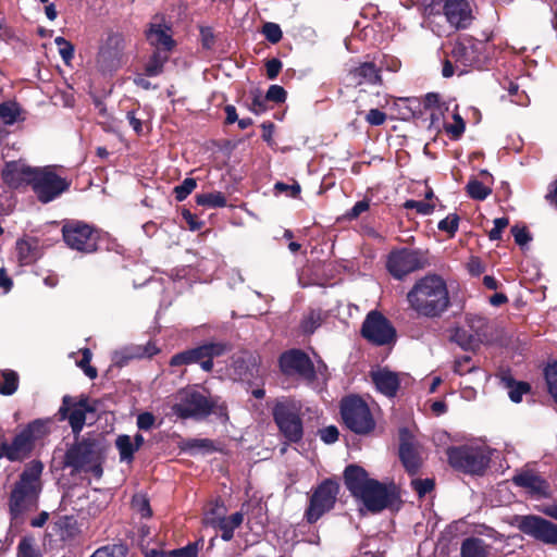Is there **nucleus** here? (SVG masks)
Masks as SVG:
<instances>
[{
    "mask_svg": "<svg viewBox=\"0 0 557 557\" xmlns=\"http://www.w3.org/2000/svg\"><path fill=\"white\" fill-rule=\"evenodd\" d=\"M409 308L419 317L441 318L451 306L445 278L436 273H428L418 278L406 295Z\"/></svg>",
    "mask_w": 557,
    "mask_h": 557,
    "instance_id": "obj_1",
    "label": "nucleus"
},
{
    "mask_svg": "<svg viewBox=\"0 0 557 557\" xmlns=\"http://www.w3.org/2000/svg\"><path fill=\"white\" fill-rule=\"evenodd\" d=\"M108 445L100 434H90L79 438L75 436V442L71 444L63 457V468H70L71 474L82 472L91 473L100 479L103 474V462L106 459Z\"/></svg>",
    "mask_w": 557,
    "mask_h": 557,
    "instance_id": "obj_2",
    "label": "nucleus"
},
{
    "mask_svg": "<svg viewBox=\"0 0 557 557\" xmlns=\"http://www.w3.org/2000/svg\"><path fill=\"white\" fill-rule=\"evenodd\" d=\"M42 470L44 463L37 459L25 465L9 497V510L12 519L18 518L37 502L41 492Z\"/></svg>",
    "mask_w": 557,
    "mask_h": 557,
    "instance_id": "obj_3",
    "label": "nucleus"
},
{
    "mask_svg": "<svg viewBox=\"0 0 557 557\" xmlns=\"http://www.w3.org/2000/svg\"><path fill=\"white\" fill-rule=\"evenodd\" d=\"M302 405L300 401L284 397L276 400L272 417L285 444H298L304 437Z\"/></svg>",
    "mask_w": 557,
    "mask_h": 557,
    "instance_id": "obj_4",
    "label": "nucleus"
},
{
    "mask_svg": "<svg viewBox=\"0 0 557 557\" xmlns=\"http://www.w3.org/2000/svg\"><path fill=\"white\" fill-rule=\"evenodd\" d=\"M50 419H35L27 423L12 440L11 443L3 437L7 459L16 462L28 459L36 446V442L42 440L50 432Z\"/></svg>",
    "mask_w": 557,
    "mask_h": 557,
    "instance_id": "obj_5",
    "label": "nucleus"
},
{
    "mask_svg": "<svg viewBox=\"0 0 557 557\" xmlns=\"http://www.w3.org/2000/svg\"><path fill=\"white\" fill-rule=\"evenodd\" d=\"M446 455L453 469L470 475H483L491 462L490 454L480 446H450Z\"/></svg>",
    "mask_w": 557,
    "mask_h": 557,
    "instance_id": "obj_6",
    "label": "nucleus"
},
{
    "mask_svg": "<svg viewBox=\"0 0 557 557\" xmlns=\"http://www.w3.org/2000/svg\"><path fill=\"white\" fill-rule=\"evenodd\" d=\"M344 425L358 435H368L376 426L369 405L358 395L344 397L339 404Z\"/></svg>",
    "mask_w": 557,
    "mask_h": 557,
    "instance_id": "obj_7",
    "label": "nucleus"
},
{
    "mask_svg": "<svg viewBox=\"0 0 557 557\" xmlns=\"http://www.w3.org/2000/svg\"><path fill=\"white\" fill-rule=\"evenodd\" d=\"M215 407V401L196 388L178 391L172 412L182 420L201 421L208 418Z\"/></svg>",
    "mask_w": 557,
    "mask_h": 557,
    "instance_id": "obj_8",
    "label": "nucleus"
},
{
    "mask_svg": "<svg viewBox=\"0 0 557 557\" xmlns=\"http://www.w3.org/2000/svg\"><path fill=\"white\" fill-rule=\"evenodd\" d=\"M341 485L335 479H324L309 496L304 519L309 524L317 523L325 513L334 509L339 495Z\"/></svg>",
    "mask_w": 557,
    "mask_h": 557,
    "instance_id": "obj_9",
    "label": "nucleus"
},
{
    "mask_svg": "<svg viewBox=\"0 0 557 557\" xmlns=\"http://www.w3.org/2000/svg\"><path fill=\"white\" fill-rule=\"evenodd\" d=\"M61 232L69 248L83 253H92L98 250L100 231L94 225L79 220H66Z\"/></svg>",
    "mask_w": 557,
    "mask_h": 557,
    "instance_id": "obj_10",
    "label": "nucleus"
},
{
    "mask_svg": "<svg viewBox=\"0 0 557 557\" xmlns=\"http://www.w3.org/2000/svg\"><path fill=\"white\" fill-rule=\"evenodd\" d=\"M228 349L224 343L207 342L199 346L185 349L173 355L170 359V367H183L199 364L205 372L213 370V359L223 356Z\"/></svg>",
    "mask_w": 557,
    "mask_h": 557,
    "instance_id": "obj_11",
    "label": "nucleus"
},
{
    "mask_svg": "<svg viewBox=\"0 0 557 557\" xmlns=\"http://www.w3.org/2000/svg\"><path fill=\"white\" fill-rule=\"evenodd\" d=\"M360 335L369 344L376 347L393 346L397 342L396 327L379 310H371L367 313L361 324Z\"/></svg>",
    "mask_w": 557,
    "mask_h": 557,
    "instance_id": "obj_12",
    "label": "nucleus"
},
{
    "mask_svg": "<svg viewBox=\"0 0 557 557\" xmlns=\"http://www.w3.org/2000/svg\"><path fill=\"white\" fill-rule=\"evenodd\" d=\"M430 14L441 11L450 26L466 29L470 26L473 15L468 0H421Z\"/></svg>",
    "mask_w": 557,
    "mask_h": 557,
    "instance_id": "obj_13",
    "label": "nucleus"
},
{
    "mask_svg": "<svg viewBox=\"0 0 557 557\" xmlns=\"http://www.w3.org/2000/svg\"><path fill=\"white\" fill-rule=\"evenodd\" d=\"M428 260L424 253L418 249L398 248L392 250L386 260L388 273L396 280H403L408 274L424 269Z\"/></svg>",
    "mask_w": 557,
    "mask_h": 557,
    "instance_id": "obj_14",
    "label": "nucleus"
},
{
    "mask_svg": "<svg viewBox=\"0 0 557 557\" xmlns=\"http://www.w3.org/2000/svg\"><path fill=\"white\" fill-rule=\"evenodd\" d=\"M515 521L521 533L557 548V523L537 515L516 516Z\"/></svg>",
    "mask_w": 557,
    "mask_h": 557,
    "instance_id": "obj_15",
    "label": "nucleus"
},
{
    "mask_svg": "<svg viewBox=\"0 0 557 557\" xmlns=\"http://www.w3.org/2000/svg\"><path fill=\"white\" fill-rule=\"evenodd\" d=\"M32 189L41 203H48L70 188V183L47 169H37Z\"/></svg>",
    "mask_w": 557,
    "mask_h": 557,
    "instance_id": "obj_16",
    "label": "nucleus"
},
{
    "mask_svg": "<svg viewBox=\"0 0 557 557\" xmlns=\"http://www.w3.org/2000/svg\"><path fill=\"white\" fill-rule=\"evenodd\" d=\"M359 499L375 513L394 506L399 500V493L394 483L386 485L373 479Z\"/></svg>",
    "mask_w": 557,
    "mask_h": 557,
    "instance_id": "obj_17",
    "label": "nucleus"
},
{
    "mask_svg": "<svg viewBox=\"0 0 557 557\" xmlns=\"http://www.w3.org/2000/svg\"><path fill=\"white\" fill-rule=\"evenodd\" d=\"M281 372L286 376L298 375L312 383L317 379V372L309 355L301 349H289L278 358Z\"/></svg>",
    "mask_w": 557,
    "mask_h": 557,
    "instance_id": "obj_18",
    "label": "nucleus"
},
{
    "mask_svg": "<svg viewBox=\"0 0 557 557\" xmlns=\"http://www.w3.org/2000/svg\"><path fill=\"white\" fill-rule=\"evenodd\" d=\"M96 410V406L89 403L88 396L82 394L78 400L75 401L73 397L65 395L59 414L61 419H67L72 432L76 436L79 435L86 423V413H92Z\"/></svg>",
    "mask_w": 557,
    "mask_h": 557,
    "instance_id": "obj_19",
    "label": "nucleus"
},
{
    "mask_svg": "<svg viewBox=\"0 0 557 557\" xmlns=\"http://www.w3.org/2000/svg\"><path fill=\"white\" fill-rule=\"evenodd\" d=\"M399 448L398 456L405 470L409 475H416L421 466L422 459L414 442V436L408 428H400L398 431Z\"/></svg>",
    "mask_w": 557,
    "mask_h": 557,
    "instance_id": "obj_20",
    "label": "nucleus"
},
{
    "mask_svg": "<svg viewBox=\"0 0 557 557\" xmlns=\"http://www.w3.org/2000/svg\"><path fill=\"white\" fill-rule=\"evenodd\" d=\"M231 369L234 380L252 385L260 379V357L250 351H244L233 357Z\"/></svg>",
    "mask_w": 557,
    "mask_h": 557,
    "instance_id": "obj_21",
    "label": "nucleus"
},
{
    "mask_svg": "<svg viewBox=\"0 0 557 557\" xmlns=\"http://www.w3.org/2000/svg\"><path fill=\"white\" fill-rule=\"evenodd\" d=\"M381 71L382 67L374 62H361L347 71L344 81L347 87H358L363 84L381 86L383 84Z\"/></svg>",
    "mask_w": 557,
    "mask_h": 557,
    "instance_id": "obj_22",
    "label": "nucleus"
},
{
    "mask_svg": "<svg viewBox=\"0 0 557 557\" xmlns=\"http://www.w3.org/2000/svg\"><path fill=\"white\" fill-rule=\"evenodd\" d=\"M37 168L26 165L21 160L8 161L1 171L3 183L12 189H18L25 185H32Z\"/></svg>",
    "mask_w": 557,
    "mask_h": 557,
    "instance_id": "obj_23",
    "label": "nucleus"
},
{
    "mask_svg": "<svg viewBox=\"0 0 557 557\" xmlns=\"http://www.w3.org/2000/svg\"><path fill=\"white\" fill-rule=\"evenodd\" d=\"M125 49L124 36L120 33H112L108 36L106 44L100 48L97 63L103 70H112L119 65Z\"/></svg>",
    "mask_w": 557,
    "mask_h": 557,
    "instance_id": "obj_24",
    "label": "nucleus"
},
{
    "mask_svg": "<svg viewBox=\"0 0 557 557\" xmlns=\"http://www.w3.org/2000/svg\"><path fill=\"white\" fill-rule=\"evenodd\" d=\"M171 28L163 24L151 23L146 30V39L154 51L171 54L176 47V41L170 34Z\"/></svg>",
    "mask_w": 557,
    "mask_h": 557,
    "instance_id": "obj_25",
    "label": "nucleus"
},
{
    "mask_svg": "<svg viewBox=\"0 0 557 557\" xmlns=\"http://www.w3.org/2000/svg\"><path fill=\"white\" fill-rule=\"evenodd\" d=\"M372 479L369 478L368 472L358 465H348L344 471V483L350 494L360 498Z\"/></svg>",
    "mask_w": 557,
    "mask_h": 557,
    "instance_id": "obj_26",
    "label": "nucleus"
},
{
    "mask_svg": "<svg viewBox=\"0 0 557 557\" xmlns=\"http://www.w3.org/2000/svg\"><path fill=\"white\" fill-rule=\"evenodd\" d=\"M370 375L373 384L381 394L389 398L397 395L400 387V379L396 372L387 368H381L376 371H371Z\"/></svg>",
    "mask_w": 557,
    "mask_h": 557,
    "instance_id": "obj_27",
    "label": "nucleus"
},
{
    "mask_svg": "<svg viewBox=\"0 0 557 557\" xmlns=\"http://www.w3.org/2000/svg\"><path fill=\"white\" fill-rule=\"evenodd\" d=\"M244 521V515L237 511L230 517L216 516L207 519V525L221 531V539L230 542L234 537L235 529L239 528Z\"/></svg>",
    "mask_w": 557,
    "mask_h": 557,
    "instance_id": "obj_28",
    "label": "nucleus"
},
{
    "mask_svg": "<svg viewBox=\"0 0 557 557\" xmlns=\"http://www.w3.org/2000/svg\"><path fill=\"white\" fill-rule=\"evenodd\" d=\"M512 482L520 487L529 490L531 494L547 497L549 496V483L542 476L524 471L512 478Z\"/></svg>",
    "mask_w": 557,
    "mask_h": 557,
    "instance_id": "obj_29",
    "label": "nucleus"
},
{
    "mask_svg": "<svg viewBox=\"0 0 557 557\" xmlns=\"http://www.w3.org/2000/svg\"><path fill=\"white\" fill-rule=\"evenodd\" d=\"M17 261L21 265H30L39 258L38 242L36 238H20L15 244Z\"/></svg>",
    "mask_w": 557,
    "mask_h": 557,
    "instance_id": "obj_30",
    "label": "nucleus"
},
{
    "mask_svg": "<svg viewBox=\"0 0 557 557\" xmlns=\"http://www.w3.org/2000/svg\"><path fill=\"white\" fill-rule=\"evenodd\" d=\"M449 339L466 351L475 350L482 343V339L461 326H456L450 331Z\"/></svg>",
    "mask_w": 557,
    "mask_h": 557,
    "instance_id": "obj_31",
    "label": "nucleus"
},
{
    "mask_svg": "<svg viewBox=\"0 0 557 557\" xmlns=\"http://www.w3.org/2000/svg\"><path fill=\"white\" fill-rule=\"evenodd\" d=\"M488 545L475 536L466 537L460 546L461 557H488Z\"/></svg>",
    "mask_w": 557,
    "mask_h": 557,
    "instance_id": "obj_32",
    "label": "nucleus"
},
{
    "mask_svg": "<svg viewBox=\"0 0 557 557\" xmlns=\"http://www.w3.org/2000/svg\"><path fill=\"white\" fill-rule=\"evenodd\" d=\"M170 59V54L161 51H152L144 65V74L148 77H157L163 74L164 66Z\"/></svg>",
    "mask_w": 557,
    "mask_h": 557,
    "instance_id": "obj_33",
    "label": "nucleus"
},
{
    "mask_svg": "<svg viewBox=\"0 0 557 557\" xmlns=\"http://www.w3.org/2000/svg\"><path fill=\"white\" fill-rule=\"evenodd\" d=\"M502 382L505 387L508 388V395L511 401L520 403L522 396L531 391V386L528 382L516 381L509 373L502 375Z\"/></svg>",
    "mask_w": 557,
    "mask_h": 557,
    "instance_id": "obj_34",
    "label": "nucleus"
},
{
    "mask_svg": "<svg viewBox=\"0 0 557 557\" xmlns=\"http://www.w3.org/2000/svg\"><path fill=\"white\" fill-rule=\"evenodd\" d=\"M115 447L119 450L120 461L132 463L136 449L129 435L121 434L115 438Z\"/></svg>",
    "mask_w": 557,
    "mask_h": 557,
    "instance_id": "obj_35",
    "label": "nucleus"
},
{
    "mask_svg": "<svg viewBox=\"0 0 557 557\" xmlns=\"http://www.w3.org/2000/svg\"><path fill=\"white\" fill-rule=\"evenodd\" d=\"M196 203L207 208H224L227 205L226 197L221 191L198 194L195 197Z\"/></svg>",
    "mask_w": 557,
    "mask_h": 557,
    "instance_id": "obj_36",
    "label": "nucleus"
},
{
    "mask_svg": "<svg viewBox=\"0 0 557 557\" xmlns=\"http://www.w3.org/2000/svg\"><path fill=\"white\" fill-rule=\"evenodd\" d=\"M0 375L2 382H0V394L3 396L13 395L18 388V374L10 369L1 370Z\"/></svg>",
    "mask_w": 557,
    "mask_h": 557,
    "instance_id": "obj_37",
    "label": "nucleus"
},
{
    "mask_svg": "<svg viewBox=\"0 0 557 557\" xmlns=\"http://www.w3.org/2000/svg\"><path fill=\"white\" fill-rule=\"evenodd\" d=\"M322 324L321 310L311 309L304 315L300 322V330L305 335H311Z\"/></svg>",
    "mask_w": 557,
    "mask_h": 557,
    "instance_id": "obj_38",
    "label": "nucleus"
},
{
    "mask_svg": "<svg viewBox=\"0 0 557 557\" xmlns=\"http://www.w3.org/2000/svg\"><path fill=\"white\" fill-rule=\"evenodd\" d=\"M21 114L20 104L15 101L0 103V119L5 125H13Z\"/></svg>",
    "mask_w": 557,
    "mask_h": 557,
    "instance_id": "obj_39",
    "label": "nucleus"
},
{
    "mask_svg": "<svg viewBox=\"0 0 557 557\" xmlns=\"http://www.w3.org/2000/svg\"><path fill=\"white\" fill-rule=\"evenodd\" d=\"M466 323L469 327V331L478 336L480 339L486 336V331L488 326V320L484 317L478 314H467Z\"/></svg>",
    "mask_w": 557,
    "mask_h": 557,
    "instance_id": "obj_40",
    "label": "nucleus"
},
{
    "mask_svg": "<svg viewBox=\"0 0 557 557\" xmlns=\"http://www.w3.org/2000/svg\"><path fill=\"white\" fill-rule=\"evenodd\" d=\"M475 45H466L465 42H456L451 50V55L463 64H472L475 59L471 55L474 51Z\"/></svg>",
    "mask_w": 557,
    "mask_h": 557,
    "instance_id": "obj_41",
    "label": "nucleus"
},
{
    "mask_svg": "<svg viewBox=\"0 0 557 557\" xmlns=\"http://www.w3.org/2000/svg\"><path fill=\"white\" fill-rule=\"evenodd\" d=\"M468 196L474 200H485L491 194L492 189L485 186L482 182L473 178L466 185Z\"/></svg>",
    "mask_w": 557,
    "mask_h": 557,
    "instance_id": "obj_42",
    "label": "nucleus"
},
{
    "mask_svg": "<svg viewBox=\"0 0 557 557\" xmlns=\"http://www.w3.org/2000/svg\"><path fill=\"white\" fill-rule=\"evenodd\" d=\"M180 448L184 451L193 453L196 449H203L206 451H213L215 449L214 443L210 438H188L180 443Z\"/></svg>",
    "mask_w": 557,
    "mask_h": 557,
    "instance_id": "obj_43",
    "label": "nucleus"
},
{
    "mask_svg": "<svg viewBox=\"0 0 557 557\" xmlns=\"http://www.w3.org/2000/svg\"><path fill=\"white\" fill-rule=\"evenodd\" d=\"M136 349H137V351L134 355H132V356H124L121 360L116 361V364L119 367H123L133 357H138V358L147 357V358H151V357L156 356L160 351V349L152 342H148L144 346H138Z\"/></svg>",
    "mask_w": 557,
    "mask_h": 557,
    "instance_id": "obj_44",
    "label": "nucleus"
},
{
    "mask_svg": "<svg viewBox=\"0 0 557 557\" xmlns=\"http://www.w3.org/2000/svg\"><path fill=\"white\" fill-rule=\"evenodd\" d=\"M544 377L547 384L548 393L557 403V362L548 364L544 369Z\"/></svg>",
    "mask_w": 557,
    "mask_h": 557,
    "instance_id": "obj_45",
    "label": "nucleus"
},
{
    "mask_svg": "<svg viewBox=\"0 0 557 557\" xmlns=\"http://www.w3.org/2000/svg\"><path fill=\"white\" fill-rule=\"evenodd\" d=\"M127 548L124 545H106L96 549L89 557H126Z\"/></svg>",
    "mask_w": 557,
    "mask_h": 557,
    "instance_id": "obj_46",
    "label": "nucleus"
},
{
    "mask_svg": "<svg viewBox=\"0 0 557 557\" xmlns=\"http://www.w3.org/2000/svg\"><path fill=\"white\" fill-rule=\"evenodd\" d=\"M197 187V182L193 177H186L180 185L173 189L174 197L177 201L185 200Z\"/></svg>",
    "mask_w": 557,
    "mask_h": 557,
    "instance_id": "obj_47",
    "label": "nucleus"
},
{
    "mask_svg": "<svg viewBox=\"0 0 557 557\" xmlns=\"http://www.w3.org/2000/svg\"><path fill=\"white\" fill-rule=\"evenodd\" d=\"M459 221L460 218L457 213H449L445 219L438 222L437 228L442 232H446L451 238L458 232Z\"/></svg>",
    "mask_w": 557,
    "mask_h": 557,
    "instance_id": "obj_48",
    "label": "nucleus"
},
{
    "mask_svg": "<svg viewBox=\"0 0 557 557\" xmlns=\"http://www.w3.org/2000/svg\"><path fill=\"white\" fill-rule=\"evenodd\" d=\"M412 490L417 493L419 498L424 497L426 494L431 493L435 487L434 479H412L410 483Z\"/></svg>",
    "mask_w": 557,
    "mask_h": 557,
    "instance_id": "obj_49",
    "label": "nucleus"
},
{
    "mask_svg": "<svg viewBox=\"0 0 557 557\" xmlns=\"http://www.w3.org/2000/svg\"><path fill=\"white\" fill-rule=\"evenodd\" d=\"M55 45L58 46L59 53L65 64H69L71 60L74 58V45L65 39L64 37H57L54 39Z\"/></svg>",
    "mask_w": 557,
    "mask_h": 557,
    "instance_id": "obj_50",
    "label": "nucleus"
},
{
    "mask_svg": "<svg viewBox=\"0 0 557 557\" xmlns=\"http://www.w3.org/2000/svg\"><path fill=\"white\" fill-rule=\"evenodd\" d=\"M82 359L77 362V366L84 371V373L90 379L94 380L98 376L97 369L90 366L92 354L89 348H84L81 350Z\"/></svg>",
    "mask_w": 557,
    "mask_h": 557,
    "instance_id": "obj_51",
    "label": "nucleus"
},
{
    "mask_svg": "<svg viewBox=\"0 0 557 557\" xmlns=\"http://www.w3.org/2000/svg\"><path fill=\"white\" fill-rule=\"evenodd\" d=\"M454 123L445 126L446 133L450 136V139H459L466 131V123L463 119L458 114H454Z\"/></svg>",
    "mask_w": 557,
    "mask_h": 557,
    "instance_id": "obj_52",
    "label": "nucleus"
},
{
    "mask_svg": "<svg viewBox=\"0 0 557 557\" xmlns=\"http://www.w3.org/2000/svg\"><path fill=\"white\" fill-rule=\"evenodd\" d=\"M251 96L252 99L248 109L257 115L264 113L268 110V100L265 96L263 97L259 89L251 91Z\"/></svg>",
    "mask_w": 557,
    "mask_h": 557,
    "instance_id": "obj_53",
    "label": "nucleus"
},
{
    "mask_svg": "<svg viewBox=\"0 0 557 557\" xmlns=\"http://www.w3.org/2000/svg\"><path fill=\"white\" fill-rule=\"evenodd\" d=\"M262 34L264 35L267 40L270 41L271 44H277L278 41H281V39L283 37V32H282L280 25L276 23H272V22H267L262 26Z\"/></svg>",
    "mask_w": 557,
    "mask_h": 557,
    "instance_id": "obj_54",
    "label": "nucleus"
},
{
    "mask_svg": "<svg viewBox=\"0 0 557 557\" xmlns=\"http://www.w3.org/2000/svg\"><path fill=\"white\" fill-rule=\"evenodd\" d=\"M18 557H40L39 552L34 545V540L29 537H23L17 545Z\"/></svg>",
    "mask_w": 557,
    "mask_h": 557,
    "instance_id": "obj_55",
    "label": "nucleus"
},
{
    "mask_svg": "<svg viewBox=\"0 0 557 557\" xmlns=\"http://www.w3.org/2000/svg\"><path fill=\"white\" fill-rule=\"evenodd\" d=\"M132 506L138 513H140L141 518L147 519L152 516V509L150 507L149 499L146 496H134Z\"/></svg>",
    "mask_w": 557,
    "mask_h": 557,
    "instance_id": "obj_56",
    "label": "nucleus"
},
{
    "mask_svg": "<svg viewBox=\"0 0 557 557\" xmlns=\"http://www.w3.org/2000/svg\"><path fill=\"white\" fill-rule=\"evenodd\" d=\"M57 525L66 536H74L77 532V520L73 516L61 517Z\"/></svg>",
    "mask_w": 557,
    "mask_h": 557,
    "instance_id": "obj_57",
    "label": "nucleus"
},
{
    "mask_svg": "<svg viewBox=\"0 0 557 557\" xmlns=\"http://www.w3.org/2000/svg\"><path fill=\"white\" fill-rule=\"evenodd\" d=\"M510 231L515 238V243L520 247L528 245L532 240V236L525 225H513Z\"/></svg>",
    "mask_w": 557,
    "mask_h": 557,
    "instance_id": "obj_58",
    "label": "nucleus"
},
{
    "mask_svg": "<svg viewBox=\"0 0 557 557\" xmlns=\"http://www.w3.org/2000/svg\"><path fill=\"white\" fill-rule=\"evenodd\" d=\"M406 209H414L417 213L422 215H429L434 211L435 206L426 201L407 200L404 205Z\"/></svg>",
    "mask_w": 557,
    "mask_h": 557,
    "instance_id": "obj_59",
    "label": "nucleus"
},
{
    "mask_svg": "<svg viewBox=\"0 0 557 557\" xmlns=\"http://www.w3.org/2000/svg\"><path fill=\"white\" fill-rule=\"evenodd\" d=\"M265 98L274 103H283L286 101L287 92L280 85H271L265 94Z\"/></svg>",
    "mask_w": 557,
    "mask_h": 557,
    "instance_id": "obj_60",
    "label": "nucleus"
},
{
    "mask_svg": "<svg viewBox=\"0 0 557 557\" xmlns=\"http://www.w3.org/2000/svg\"><path fill=\"white\" fill-rule=\"evenodd\" d=\"M274 190L276 194H287L292 198H298L301 193L300 185L295 181L293 185H288L284 182H276L274 184Z\"/></svg>",
    "mask_w": 557,
    "mask_h": 557,
    "instance_id": "obj_61",
    "label": "nucleus"
},
{
    "mask_svg": "<svg viewBox=\"0 0 557 557\" xmlns=\"http://www.w3.org/2000/svg\"><path fill=\"white\" fill-rule=\"evenodd\" d=\"M508 218H497L494 220V227L488 232L490 240H500L504 230L508 226Z\"/></svg>",
    "mask_w": 557,
    "mask_h": 557,
    "instance_id": "obj_62",
    "label": "nucleus"
},
{
    "mask_svg": "<svg viewBox=\"0 0 557 557\" xmlns=\"http://www.w3.org/2000/svg\"><path fill=\"white\" fill-rule=\"evenodd\" d=\"M199 33L202 48L206 50L212 49L215 42L213 28L210 26H201Z\"/></svg>",
    "mask_w": 557,
    "mask_h": 557,
    "instance_id": "obj_63",
    "label": "nucleus"
},
{
    "mask_svg": "<svg viewBox=\"0 0 557 557\" xmlns=\"http://www.w3.org/2000/svg\"><path fill=\"white\" fill-rule=\"evenodd\" d=\"M197 543H189L185 547L169 550V557H197Z\"/></svg>",
    "mask_w": 557,
    "mask_h": 557,
    "instance_id": "obj_64",
    "label": "nucleus"
}]
</instances>
